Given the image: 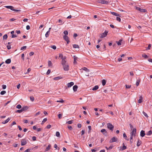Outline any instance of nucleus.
<instances>
[{"label": "nucleus", "instance_id": "1", "mask_svg": "<svg viewBox=\"0 0 152 152\" xmlns=\"http://www.w3.org/2000/svg\"><path fill=\"white\" fill-rule=\"evenodd\" d=\"M136 134V129L135 128H133L130 133V141L131 143L132 142L131 141L133 138V137L135 136Z\"/></svg>", "mask_w": 152, "mask_h": 152}, {"label": "nucleus", "instance_id": "2", "mask_svg": "<svg viewBox=\"0 0 152 152\" xmlns=\"http://www.w3.org/2000/svg\"><path fill=\"white\" fill-rule=\"evenodd\" d=\"M107 128L111 131H113L114 127L112 124L110 123H107Z\"/></svg>", "mask_w": 152, "mask_h": 152}, {"label": "nucleus", "instance_id": "3", "mask_svg": "<svg viewBox=\"0 0 152 152\" xmlns=\"http://www.w3.org/2000/svg\"><path fill=\"white\" fill-rule=\"evenodd\" d=\"M136 9L137 10L139 11L140 12H146L147 10L145 9H141L140 8L138 7H136Z\"/></svg>", "mask_w": 152, "mask_h": 152}, {"label": "nucleus", "instance_id": "4", "mask_svg": "<svg viewBox=\"0 0 152 152\" xmlns=\"http://www.w3.org/2000/svg\"><path fill=\"white\" fill-rule=\"evenodd\" d=\"M62 66L64 70L65 71H68L69 70V65L68 64L64 65Z\"/></svg>", "mask_w": 152, "mask_h": 152}, {"label": "nucleus", "instance_id": "5", "mask_svg": "<svg viewBox=\"0 0 152 152\" xmlns=\"http://www.w3.org/2000/svg\"><path fill=\"white\" fill-rule=\"evenodd\" d=\"M117 138L116 137H113L111 139L110 141L109 142L110 143H112L113 142H116L117 140Z\"/></svg>", "mask_w": 152, "mask_h": 152}, {"label": "nucleus", "instance_id": "6", "mask_svg": "<svg viewBox=\"0 0 152 152\" xmlns=\"http://www.w3.org/2000/svg\"><path fill=\"white\" fill-rule=\"evenodd\" d=\"M99 2L103 4H108V1H107L101 0L99 1Z\"/></svg>", "mask_w": 152, "mask_h": 152}, {"label": "nucleus", "instance_id": "7", "mask_svg": "<svg viewBox=\"0 0 152 152\" xmlns=\"http://www.w3.org/2000/svg\"><path fill=\"white\" fill-rule=\"evenodd\" d=\"M107 33L108 32L107 31H105L101 34V36L100 37L102 38L105 37L107 35Z\"/></svg>", "mask_w": 152, "mask_h": 152}, {"label": "nucleus", "instance_id": "8", "mask_svg": "<svg viewBox=\"0 0 152 152\" xmlns=\"http://www.w3.org/2000/svg\"><path fill=\"white\" fill-rule=\"evenodd\" d=\"M101 132L105 136H107V132L106 130L104 129H102L101 130Z\"/></svg>", "mask_w": 152, "mask_h": 152}, {"label": "nucleus", "instance_id": "9", "mask_svg": "<svg viewBox=\"0 0 152 152\" xmlns=\"http://www.w3.org/2000/svg\"><path fill=\"white\" fill-rule=\"evenodd\" d=\"M66 57H64V58H62V59L61 61V64L62 65L66 64L67 63H66V61L65 60Z\"/></svg>", "mask_w": 152, "mask_h": 152}, {"label": "nucleus", "instance_id": "10", "mask_svg": "<svg viewBox=\"0 0 152 152\" xmlns=\"http://www.w3.org/2000/svg\"><path fill=\"white\" fill-rule=\"evenodd\" d=\"M27 143V142L26 140L22 139L21 141V145H24Z\"/></svg>", "mask_w": 152, "mask_h": 152}, {"label": "nucleus", "instance_id": "11", "mask_svg": "<svg viewBox=\"0 0 152 152\" xmlns=\"http://www.w3.org/2000/svg\"><path fill=\"white\" fill-rule=\"evenodd\" d=\"M74 85V83L73 82H71L67 84L68 88L71 87Z\"/></svg>", "mask_w": 152, "mask_h": 152}, {"label": "nucleus", "instance_id": "12", "mask_svg": "<svg viewBox=\"0 0 152 152\" xmlns=\"http://www.w3.org/2000/svg\"><path fill=\"white\" fill-rule=\"evenodd\" d=\"M5 7L7 8L10 9L11 10H14V7L12 6H7L4 7Z\"/></svg>", "mask_w": 152, "mask_h": 152}, {"label": "nucleus", "instance_id": "13", "mask_svg": "<svg viewBox=\"0 0 152 152\" xmlns=\"http://www.w3.org/2000/svg\"><path fill=\"white\" fill-rule=\"evenodd\" d=\"M10 118H8L6 120H5L2 122V124H5L7 123L10 120Z\"/></svg>", "mask_w": 152, "mask_h": 152}, {"label": "nucleus", "instance_id": "14", "mask_svg": "<svg viewBox=\"0 0 152 152\" xmlns=\"http://www.w3.org/2000/svg\"><path fill=\"white\" fill-rule=\"evenodd\" d=\"M145 135V132L143 130H142L140 132V135L142 137H143Z\"/></svg>", "mask_w": 152, "mask_h": 152}, {"label": "nucleus", "instance_id": "15", "mask_svg": "<svg viewBox=\"0 0 152 152\" xmlns=\"http://www.w3.org/2000/svg\"><path fill=\"white\" fill-rule=\"evenodd\" d=\"M73 58L74 59L73 63L75 64H76L77 63L76 60H77V56H73Z\"/></svg>", "mask_w": 152, "mask_h": 152}, {"label": "nucleus", "instance_id": "16", "mask_svg": "<svg viewBox=\"0 0 152 152\" xmlns=\"http://www.w3.org/2000/svg\"><path fill=\"white\" fill-rule=\"evenodd\" d=\"M77 85H75L73 86V89L74 91L75 92L77 91Z\"/></svg>", "mask_w": 152, "mask_h": 152}, {"label": "nucleus", "instance_id": "17", "mask_svg": "<svg viewBox=\"0 0 152 152\" xmlns=\"http://www.w3.org/2000/svg\"><path fill=\"white\" fill-rule=\"evenodd\" d=\"M28 108V106H25L23 107L21 109L23 111L25 110H27Z\"/></svg>", "mask_w": 152, "mask_h": 152}, {"label": "nucleus", "instance_id": "18", "mask_svg": "<svg viewBox=\"0 0 152 152\" xmlns=\"http://www.w3.org/2000/svg\"><path fill=\"white\" fill-rule=\"evenodd\" d=\"M142 96H140L139 97V99L138 100V102L139 103H141L142 102Z\"/></svg>", "mask_w": 152, "mask_h": 152}, {"label": "nucleus", "instance_id": "19", "mask_svg": "<svg viewBox=\"0 0 152 152\" xmlns=\"http://www.w3.org/2000/svg\"><path fill=\"white\" fill-rule=\"evenodd\" d=\"M62 78H63V77L61 76H58V77H54L53 79L54 80H57L61 79Z\"/></svg>", "mask_w": 152, "mask_h": 152}, {"label": "nucleus", "instance_id": "20", "mask_svg": "<svg viewBox=\"0 0 152 152\" xmlns=\"http://www.w3.org/2000/svg\"><path fill=\"white\" fill-rule=\"evenodd\" d=\"M140 80V78H138L137 80L136 83L137 86H138L139 85Z\"/></svg>", "mask_w": 152, "mask_h": 152}, {"label": "nucleus", "instance_id": "21", "mask_svg": "<svg viewBox=\"0 0 152 152\" xmlns=\"http://www.w3.org/2000/svg\"><path fill=\"white\" fill-rule=\"evenodd\" d=\"M63 38L65 41H67L69 39V37L67 36L64 35L63 36Z\"/></svg>", "mask_w": 152, "mask_h": 152}, {"label": "nucleus", "instance_id": "22", "mask_svg": "<svg viewBox=\"0 0 152 152\" xmlns=\"http://www.w3.org/2000/svg\"><path fill=\"white\" fill-rule=\"evenodd\" d=\"M123 136L126 140H129V139L127 137L125 133H124L123 134Z\"/></svg>", "mask_w": 152, "mask_h": 152}, {"label": "nucleus", "instance_id": "23", "mask_svg": "<svg viewBox=\"0 0 152 152\" xmlns=\"http://www.w3.org/2000/svg\"><path fill=\"white\" fill-rule=\"evenodd\" d=\"M11 60L10 59H8L6 60L5 61V63L7 64H9L10 63Z\"/></svg>", "mask_w": 152, "mask_h": 152}, {"label": "nucleus", "instance_id": "24", "mask_svg": "<svg viewBox=\"0 0 152 152\" xmlns=\"http://www.w3.org/2000/svg\"><path fill=\"white\" fill-rule=\"evenodd\" d=\"M99 88V87L98 86H95L92 88V90L93 91H95L97 90Z\"/></svg>", "mask_w": 152, "mask_h": 152}, {"label": "nucleus", "instance_id": "25", "mask_svg": "<svg viewBox=\"0 0 152 152\" xmlns=\"http://www.w3.org/2000/svg\"><path fill=\"white\" fill-rule=\"evenodd\" d=\"M50 31H47L45 34V36L46 37H49L50 34Z\"/></svg>", "mask_w": 152, "mask_h": 152}, {"label": "nucleus", "instance_id": "26", "mask_svg": "<svg viewBox=\"0 0 152 152\" xmlns=\"http://www.w3.org/2000/svg\"><path fill=\"white\" fill-rule=\"evenodd\" d=\"M141 143V142L140 140H138L137 142V146H139L140 145Z\"/></svg>", "mask_w": 152, "mask_h": 152}, {"label": "nucleus", "instance_id": "27", "mask_svg": "<svg viewBox=\"0 0 152 152\" xmlns=\"http://www.w3.org/2000/svg\"><path fill=\"white\" fill-rule=\"evenodd\" d=\"M122 40H119L118 41L116 42V43L118 45H121Z\"/></svg>", "mask_w": 152, "mask_h": 152}, {"label": "nucleus", "instance_id": "28", "mask_svg": "<svg viewBox=\"0 0 152 152\" xmlns=\"http://www.w3.org/2000/svg\"><path fill=\"white\" fill-rule=\"evenodd\" d=\"M110 12V13H111V14L113 15H115L116 16H118L119 15L116 12Z\"/></svg>", "mask_w": 152, "mask_h": 152}, {"label": "nucleus", "instance_id": "29", "mask_svg": "<svg viewBox=\"0 0 152 152\" xmlns=\"http://www.w3.org/2000/svg\"><path fill=\"white\" fill-rule=\"evenodd\" d=\"M73 48H79V46L78 45H75V44L73 45Z\"/></svg>", "mask_w": 152, "mask_h": 152}, {"label": "nucleus", "instance_id": "30", "mask_svg": "<svg viewBox=\"0 0 152 152\" xmlns=\"http://www.w3.org/2000/svg\"><path fill=\"white\" fill-rule=\"evenodd\" d=\"M48 64L49 66H52V64L51 62L50 61H48Z\"/></svg>", "mask_w": 152, "mask_h": 152}, {"label": "nucleus", "instance_id": "31", "mask_svg": "<svg viewBox=\"0 0 152 152\" xmlns=\"http://www.w3.org/2000/svg\"><path fill=\"white\" fill-rule=\"evenodd\" d=\"M50 145L49 144L48 145V147L46 148L45 149V151H47L50 150V147H51Z\"/></svg>", "mask_w": 152, "mask_h": 152}, {"label": "nucleus", "instance_id": "32", "mask_svg": "<svg viewBox=\"0 0 152 152\" xmlns=\"http://www.w3.org/2000/svg\"><path fill=\"white\" fill-rule=\"evenodd\" d=\"M152 133V131L151 130L149 131L146 134L148 135H151Z\"/></svg>", "mask_w": 152, "mask_h": 152}, {"label": "nucleus", "instance_id": "33", "mask_svg": "<svg viewBox=\"0 0 152 152\" xmlns=\"http://www.w3.org/2000/svg\"><path fill=\"white\" fill-rule=\"evenodd\" d=\"M82 69H83L84 70L86 71L87 72H89V69L86 67H84Z\"/></svg>", "mask_w": 152, "mask_h": 152}, {"label": "nucleus", "instance_id": "34", "mask_svg": "<svg viewBox=\"0 0 152 152\" xmlns=\"http://www.w3.org/2000/svg\"><path fill=\"white\" fill-rule=\"evenodd\" d=\"M47 120V119L46 118H45L43 119V120L42 121V122L41 123V124H43Z\"/></svg>", "mask_w": 152, "mask_h": 152}, {"label": "nucleus", "instance_id": "35", "mask_svg": "<svg viewBox=\"0 0 152 152\" xmlns=\"http://www.w3.org/2000/svg\"><path fill=\"white\" fill-rule=\"evenodd\" d=\"M63 33L64 34V35H66V36H67V35L68 34V31L66 30L64 31Z\"/></svg>", "mask_w": 152, "mask_h": 152}, {"label": "nucleus", "instance_id": "36", "mask_svg": "<svg viewBox=\"0 0 152 152\" xmlns=\"http://www.w3.org/2000/svg\"><path fill=\"white\" fill-rule=\"evenodd\" d=\"M58 22L60 23V25H62L64 24V22L61 19H59L58 20Z\"/></svg>", "mask_w": 152, "mask_h": 152}, {"label": "nucleus", "instance_id": "37", "mask_svg": "<svg viewBox=\"0 0 152 152\" xmlns=\"http://www.w3.org/2000/svg\"><path fill=\"white\" fill-rule=\"evenodd\" d=\"M106 81L104 80H102V85L103 86H104L106 84Z\"/></svg>", "mask_w": 152, "mask_h": 152}, {"label": "nucleus", "instance_id": "38", "mask_svg": "<svg viewBox=\"0 0 152 152\" xmlns=\"http://www.w3.org/2000/svg\"><path fill=\"white\" fill-rule=\"evenodd\" d=\"M142 57L144 58H147L148 57V56L146 54H142Z\"/></svg>", "mask_w": 152, "mask_h": 152}, {"label": "nucleus", "instance_id": "39", "mask_svg": "<svg viewBox=\"0 0 152 152\" xmlns=\"http://www.w3.org/2000/svg\"><path fill=\"white\" fill-rule=\"evenodd\" d=\"M56 135L57 137H60V134L59 132H56Z\"/></svg>", "mask_w": 152, "mask_h": 152}, {"label": "nucleus", "instance_id": "40", "mask_svg": "<svg viewBox=\"0 0 152 152\" xmlns=\"http://www.w3.org/2000/svg\"><path fill=\"white\" fill-rule=\"evenodd\" d=\"M73 121V120H71L67 122L66 123H67L68 124H71L72 123Z\"/></svg>", "mask_w": 152, "mask_h": 152}, {"label": "nucleus", "instance_id": "41", "mask_svg": "<svg viewBox=\"0 0 152 152\" xmlns=\"http://www.w3.org/2000/svg\"><path fill=\"white\" fill-rule=\"evenodd\" d=\"M7 35L6 34L4 35L3 37V39H7Z\"/></svg>", "mask_w": 152, "mask_h": 152}, {"label": "nucleus", "instance_id": "42", "mask_svg": "<svg viewBox=\"0 0 152 152\" xmlns=\"http://www.w3.org/2000/svg\"><path fill=\"white\" fill-rule=\"evenodd\" d=\"M26 47H27L26 46H23L21 48L20 50H25L26 48Z\"/></svg>", "mask_w": 152, "mask_h": 152}, {"label": "nucleus", "instance_id": "43", "mask_svg": "<svg viewBox=\"0 0 152 152\" xmlns=\"http://www.w3.org/2000/svg\"><path fill=\"white\" fill-rule=\"evenodd\" d=\"M6 93V92L5 91H3L1 92L0 94H1L2 95H3L4 94H5Z\"/></svg>", "mask_w": 152, "mask_h": 152}, {"label": "nucleus", "instance_id": "44", "mask_svg": "<svg viewBox=\"0 0 152 152\" xmlns=\"http://www.w3.org/2000/svg\"><path fill=\"white\" fill-rule=\"evenodd\" d=\"M142 113L147 118L148 117L147 114L144 111L142 112Z\"/></svg>", "mask_w": 152, "mask_h": 152}, {"label": "nucleus", "instance_id": "45", "mask_svg": "<svg viewBox=\"0 0 152 152\" xmlns=\"http://www.w3.org/2000/svg\"><path fill=\"white\" fill-rule=\"evenodd\" d=\"M64 100L63 99H61L60 100H57V102H60L61 103H63L64 102Z\"/></svg>", "mask_w": 152, "mask_h": 152}, {"label": "nucleus", "instance_id": "46", "mask_svg": "<svg viewBox=\"0 0 152 152\" xmlns=\"http://www.w3.org/2000/svg\"><path fill=\"white\" fill-rule=\"evenodd\" d=\"M126 148V147L124 145H123L122 148H121V150H124Z\"/></svg>", "mask_w": 152, "mask_h": 152}, {"label": "nucleus", "instance_id": "47", "mask_svg": "<svg viewBox=\"0 0 152 152\" xmlns=\"http://www.w3.org/2000/svg\"><path fill=\"white\" fill-rule=\"evenodd\" d=\"M16 107L17 108L19 109L21 108V106L20 104H18L16 106Z\"/></svg>", "mask_w": 152, "mask_h": 152}, {"label": "nucleus", "instance_id": "48", "mask_svg": "<svg viewBox=\"0 0 152 152\" xmlns=\"http://www.w3.org/2000/svg\"><path fill=\"white\" fill-rule=\"evenodd\" d=\"M23 111L22 110V109H21V110H17L16 111V112L17 113H22V112H23Z\"/></svg>", "mask_w": 152, "mask_h": 152}, {"label": "nucleus", "instance_id": "49", "mask_svg": "<svg viewBox=\"0 0 152 152\" xmlns=\"http://www.w3.org/2000/svg\"><path fill=\"white\" fill-rule=\"evenodd\" d=\"M31 69L30 68H28L27 69V71L26 72L25 74H27L28 73L31 71Z\"/></svg>", "mask_w": 152, "mask_h": 152}, {"label": "nucleus", "instance_id": "50", "mask_svg": "<svg viewBox=\"0 0 152 152\" xmlns=\"http://www.w3.org/2000/svg\"><path fill=\"white\" fill-rule=\"evenodd\" d=\"M50 47L51 48H52L54 50L56 49V46L55 45H54L51 46Z\"/></svg>", "mask_w": 152, "mask_h": 152}, {"label": "nucleus", "instance_id": "51", "mask_svg": "<svg viewBox=\"0 0 152 152\" xmlns=\"http://www.w3.org/2000/svg\"><path fill=\"white\" fill-rule=\"evenodd\" d=\"M131 87V85H126V88H130Z\"/></svg>", "mask_w": 152, "mask_h": 152}, {"label": "nucleus", "instance_id": "52", "mask_svg": "<svg viewBox=\"0 0 152 152\" xmlns=\"http://www.w3.org/2000/svg\"><path fill=\"white\" fill-rule=\"evenodd\" d=\"M30 100L32 102H33L34 101V97L33 96H30Z\"/></svg>", "mask_w": 152, "mask_h": 152}, {"label": "nucleus", "instance_id": "53", "mask_svg": "<svg viewBox=\"0 0 152 152\" xmlns=\"http://www.w3.org/2000/svg\"><path fill=\"white\" fill-rule=\"evenodd\" d=\"M2 88L3 89H5L6 88V86L5 85H2Z\"/></svg>", "mask_w": 152, "mask_h": 152}, {"label": "nucleus", "instance_id": "54", "mask_svg": "<svg viewBox=\"0 0 152 152\" xmlns=\"http://www.w3.org/2000/svg\"><path fill=\"white\" fill-rule=\"evenodd\" d=\"M151 44H149L148 46V48L146 49V50H149L150 49V48H151Z\"/></svg>", "mask_w": 152, "mask_h": 152}, {"label": "nucleus", "instance_id": "55", "mask_svg": "<svg viewBox=\"0 0 152 152\" xmlns=\"http://www.w3.org/2000/svg\"><path fill=\"white\" fill-rule=\"evenodd\" d=\"M32 139L33 141H35L36 140V137L35 136H33L32 137Z\"/></svg>", "mask_w": 152, "mask_h": 152}, {"label": "nucleus", "instance_id": "56", "mask_svg": "<svg viewBox=\"0 0 152 152\" xmlns=\"http://www.w3.org/2000/svg\"><path fill=\"white\" fill-rule=\"evenodd\" d=\"M50 72V69H48L47 73H46V74L47 75H48Z\"/></svg>", "mask_w": 152, "mask_h": 152}, {"label": "nucleus", "instance_id": "57", "mask_svg": "<svg viewBox=\"0 0 152 152\" xmlns=\"http://www.w3.org/2000/svg\"><path fill=\"white\" fill-rule=\"evenodd\" d=\"M116 20L117 21H118L119 22H120L121 20L120 18L118 17H117L116 18Z\"/></svg>", "mask_w": 152, "mask_h": 152}, {"label": "nucleus", "instance_id": "58", "mask_svg": "<svg viewBox=\"0 0 152 152\" xmlns=\"http://www.w3.org/2000/svg\"><path fill=\"white\" fill-rule=\"evenodd\" d=\"M21 56H22V58L23 60V61L24 60V55L23 53L22 54Z\"/></svg>", "mask_w": 152, "mask_h": 152}, {"label": "nucleus", "instance_id": "59", "mask_svg": "<svg viewBox=\"0 0 152 152\" xmlns=\"http://www.w3.org/2000/svg\"><path fill=\"white\" fill-rule=\"evenodd\" d=\"M51 126L50 125H48L47 126L46 128L47 129H50L51 128Z\"/></svg>", "mask_w": 152, "mask_h": 152}, {"label": "nucleus", "instance_id": "60", "mask_svg": "<svg viewBox=\"0 0 152 152\" xmlns=\"http://www.w3.org/2000/svg\"><path fill=\"white\" fill-rule=\"evenodd\" d=\"M82 125L80 124L79 123L77 124V126L78 128H80L81 127Z\"/></svg>", "mask_w": 152, "mask_h": 152}, {"label": "nucleus", "instance_id": "61", "mask_svg": "<svg viewBox=\"0 0 152 152\" xmlns=\"http://www.w3.org/2000/svg\"><path fill=\"white\" fill-rule=\"evenodd\" d=\"M62 116V115L61 114L59 113L58 114V118H61Z\"/></svg>", "mask_w": 152, "mask_h": 152}, {"label": "nucleus", "instance_id": "62", "mask_svg": "<svg viewBox=\"0 0 152 152\" xmlns=\"http://www.w3.org/2000/svg\"><path fill=\"white\" fill-rule=\"evenodd\" d=\"M30 28V27L29 25H27L26 26V29L27 30H29Z\"/></svg>", "mask_w": 152, "mask_h": 152}, {"label": "nucleus", "instance_id": "63", "mask_svg": "<svg viewBox=\"0 0 152 152\" xmlns=\"http://www.w3.org/2000/svg\"><path fill=\"white\" fill-rule=\"evenodd\" d=\"M34 53L33 52H30L29 53V55L30 56H31L33 55H34Z\"/></svg>", "mask_w": 152, "mask_h": 152}, {"label": "nucleus", "instance_id": "64", "mask_svg": "<svg viewBox=\"0 0 152 152\" xmlns=\"http://www.w3.org/2000/svg\"><path fill=\"white\" fill-rule=\"evenodd\" d=\"M30 149H27L25 150L24 152H29L30 151Z\"/></svg>", "mask_w": 152, "mask_h": 152}]
</instances>
